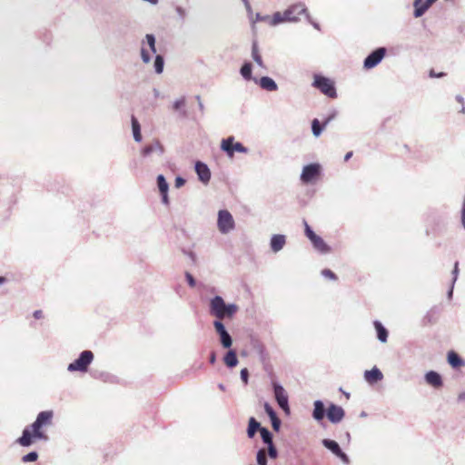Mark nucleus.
I'll use <instances>...</instances> for the list:
<instances>
[{
  "label": "nucleus",
  "instance_id": "obj_1",
  "mask_svg": "<svg viewBox=\"0 0 465 465\" xmlns=\"http://www.w3.org/2000/svg\"><path fill=\"white\" fill-rule=\"evenodd\" d=\"M53 411H45L38 413L35 420L24 429L21 437L16 442L23 447H29L34 440H48V436L42 430V428L52 423Z\"/></svg>",
  "mask_w": 465,
  "mask_h": 465
},
{
  "label": "nucleus",
  "instance_id": "obj_2",
  "mask_svg": "<svg viewBox=\"0 0 465 465\" xmlns=\"http://www.w3.org/2000/svg\"><path fill=\"white\" fill-rule=\"evenodd\" d=\"M238 311V305L226 303L222 296L216 295L210 300L209 312L216 318L215 321L222 322L223 319H232Z\"/></svg>",
  "mask_w": 465,
  "mask_h": 465
},
{
  "label": "nucleus",
  "instance_id": "obj_3",
  "mask_svg": "<svg viewBox=\"0 0 465 465\" xmlns=\"http://www.w3.org/2000/svg\"><path fill=\"white\" fill-rule=\"evenodd\" d=\"M94 358V355L92 351H83L76 360L68 364L67 371L69 372H86L88 371L89 365L93 362Z\"/></svg>",
  "mask_w": 465,
  "mask_h": 465
},
{
  "label": "nucleus",
  "instance_id": "obj_4",
  "mask_svg": "<svg viewBox=\"0 0 465 465\" xmlns=\"http://www.w3.org/2000/svg\"><path fill=\"white\" fill-rule=\"evenodd\" d=\"M312 85L330 98L337 97L334 83L325 76L315 74Z\"/></svg>",
  "mask_w": 465,
  "mask_h": 465
},
{
  "label": "nucleus",
  "instance_id": "obj_5",
  "mask_svg": "<svg viewBox=\"0 0 465 465\" xmlns=\"http://www.w3.org/2000/svg\"><path fill=\"white\" fill-rule=\"evenodd\" d=\"M217 227L222 234H227L234 230L235 222L229 211L220 210L218 212Z\"/></svg>",
  "mask_w": 465,
  "mask_h": 465
},
{
  "label": "nucleus",
  "instance_id": "obj_6",
  "mask_svg": "<svg viewBox=\"0 0 465 465\" xmlns=\"http://www.w3.org/2000/svg\"><path fill=\"white\" fill-rule=\"evenodd\" d=\"M221 149L225 152L229 157H232L235 152L247 153L249 151L248 148L240 142H234L233 136L223 139L221 143Z\"/></svg>",
  "mask_w": 465,
  "mask_h": 465
},
{
  "label": "nucleus",
  "instance_id": "obj_7",
  "mask_svg": "<svg viewBox=\"0 0 465 465\" xmlns=\"http://www.w3.org/2000/svg\"><path fill=\"white\" fill-rule=\"evenodd\" d=\"M321 165L319 163H310L302 168L301 181L303 183H311L321 174Z\"/></svg>",
  "mask_w": 465,
  "mask_h": 465
},
{
  "label": "nucleus",
  "instance_id": "obj_8",
  "mask_svg": "<svg viewBox=\"0 0 465 465\" xmlns=\"http://www.w3.org/2000/svg\"><path fill=\"white\" fill-rule=\"evenodd\" d=\"M272 388H273L274 398H275L279 407L284 412L289 413L290 412L289 399H288V395H287L284 388L277 382L272 383Z\"/></svg>",
  "mask_w": 465,
  "mask_h": 465
},
{
  "label": "nucleus",
  "instance_id": "obj_9",
  "mask_svg": "<svg viewBox=\"0 0 465 465\" xmlns=\"http://www.w3.org/2000/svg\"><path fill=\"white\" fill-rule=\"evenodd\" d=\"M213 327L215 329L216 333L219 336L221 345L225 349L231 348V346L232 345V338L230 335V333L227 331L223 322L214 321Z\"/></svg>",
  "mask_w": 465,
  "mask_h": 465
},
{
  "label": "nucleus",
  "instance_id": "obj_10",
  "mask_svg": "<svg viewBox=\"0 0 465 465\" xmlns=\"http://www.w3.org/2000/svg\"><path fill=\"white\" fill-rule=\"evenodd\" d=\"M322 443L326 449H328L335 456H337L339 459H341V460L344 464H346V465L350 464V459H349L348 455L341 450L338 442H336L333 440L324 439V440H322Z\"/></svg>",
  "mask_w": 465,
  "mask_h": 465
},
{
  "label": "nucleus",
  "instance_id": "obj_11",
  "mask_svg": "<svg viewBox=\"0 0 465 465\" xmlns=\"http://www.w3.org/2000/svg\"><path fill=\"white\" fill-rule=\"evenodd\" d=\"M386 54L384 47H379L372 51L363 62V66L366 69H371L381 63Z\"/></svg>",
  "mask_w": 465,
  "mask_h": 465
},
{
  "label": "nucleus",
  "instance_id": "obj_12",
  "mask_svg": "<svg viewBox=\"0 0 465 465\" xmlns=\"http://www.w3.org/2000/svg\"><path fill=\"white\" fill-rule=\"evenodd\" d=\"M326 416L331 423L337 424L343 420L345 411L342 407L331 403L326 410Z\"/></svg>",
  "mask_w": 465,
  "mask_h": 465
},
{
  "label": "nucleus",
  "instance_id": "obj_13",
  "mask_svg": "<svg viewBox=\"0 0 465 465\" xmlns=\"http://www.w3.org/2000/svg\"><path fill=\"white\" fill-rule=\"evenodd\" d=\"M164 153L163 146L159 140H153L147 143L142 150L141 154L143 157H149L153 154L162 156Z\"/></svg>",
  "mask_w": 465,
  "mask_h": 465
},
{
  "label": "nucleus",
  "instance_id": "obj_14",
  "mask_svg": "<svg viewBox=\"0 0 465 465\" xmlns=\"http://www.w3.org/2000/svg\"><path fill=\"white\" fill-rule=\"evenodd\" d=\"M195 172L198 175L199 180L203 183H208L211 179V171L207 164L203 162H196L195 163Z\"/></svg>",
  "mask_w": 465,
  "mask_h": 465
},
{
  "label": "nucleus",
  "instance_id": "obj_15",
  "mask_svg": "<svg viewBox=\"0 0 465 465\" xmlns=\"http://www.w3.org/2000/svg\"><path fill=\"white\" fill-rule=\"evenodd\" d=\"M287 11L291 12V17L296 19V23L300 21L299 15L307 14V7L304 3L299 2L293 5H291L287 9Z\"/></svg>",
  "mask_w": 465,
  "mask_h": 465
},
{
  "label": "nucleus",
  "instance_id": "obj_16",
  "mask_svg": "<svg viewBox=\"0 0 465 465\" xmlns=\"http://www.w3.org/2000/svg\"><path fill=\"white\" fill-rule=\"evenodd\" d=\"M286 238L283 234H273L270 241V246L273 252H278L284 247Z\"/></svg>",
  "mask_w": 465,
  "mask_h": 465
},
{
  "label": "nucleus",
  "instance_id": "obj_17",
  "mask_svg": "<svg viewBox=\"0 0 465 465\" xmlns=\"http://www.w3.org/2000/svg\"><path fill=\"white\" fill-rule=\"evenodd\" d=\"M335 117V113L327 117L323 122V124L321 125L318 119H313L312 122V131L315 137H319L322 133L323 128Z\"/></svg>",
  "mask_w": 465,
  "mask_h": 465
},
{
  "label": "nucleus",
  "instance_id": "obj_18",
  "mask_svg": "<svg viewBox=\"0 0 465 465\" xmlns=\"http://www.w3.org/2000/svg\"><path fill=\"white\" fill-rule=\"evenodd\" d=\"M313 248L322 254L331 252V247L324 242V240L317 235L311 241Z\"/></svg>",
  "mask_w": 465,
  "mask_h": 465
},
{
  "label": "nucleus",
  "instance_id": "obj_19",
  "mask_svg": "<svg viewBox=\"0 0 465 465\" xmlns=\"http://www.w3.org/2000/svg\"><path fill=\"white\" fill-rule=\"evenodd\" d=\"M326 415V410L323 402L321 400H317L313 402V411H312V418L320 421Z\"/></svg>",
  "mask_w": 465,
  "mask_h": 465
},
{
  "label": "nucleus",
  "instance_id": "obj_20",
  "mask_svg": "<svg viewBox=\"0 0 465 465\" xmlns=\"http://www.w3.org/2000/svg\"><path fill=\"white\" fill-rule=\"evenodd\" d=\"M383 375L382 372L377 368L373 367L371 370L364 371V379L369 383H374L381 380H382Z\"/></svg>",
  "mask_w": 465,
  "mask_h": 465
},
{
  "label": "nucleus",
  "instance_id": "obj_21",
  "mask_svg": "<svg viewBox=\"0 0 465 465\" xmlns=\"http://www.w3.org/2000/svg\"><path fill=\"white\" fill-rule=\"evenodd\" d=\"M425 381L428 384L435 388L442 386L441 376L434 371H430L425 374Z\"/></svg>",
  "mask_w": 465,
  "mask_h": 465
},
{
  "label": "nucleus",
  "instance_id": "obj_22",
  "mask_svg": "<svg viewBox=\"0 0 465 465\" xmlns=\"http://www.w3.org/2000/svg\"><path fill=\"white\" fill-rule=\"evenodd\" d=\"M373 326L376 331L377 339L382 343L387 342L389 335L388 330L382 325V323L380 321L377 320L373 322Z\"/></svg>",
  "mask_w": 465,
  "mask_h": 465
},
{
  "label": "nucleus",
  "instance_id": "obj_23",
  "mask_svg": "<svg viewBox=\"0 0 465 465\" xmlns=\"http://www.w3.org/2000/svg\"><path fill=\"white\" fill-rule=\"evenodd\" d=\"M258 83L260 87L265 91L273 92L278 89L276 82L269 76L261 77Z\"/></svg>",
  "mask_w": 465,
  "mask_h": 465
},
{
  "label": "nucleus",
  "instance_id": "obj_24",
  "mask_svg": "<svg viewBox=\"0 0 465 465\" xmlns=\"http://www.w3.org/2000/svg\"><path fill=\"white\" fill-rule=\"evenodd\" d=\"M414 12L413 16L419 18L422 16L426 11L430 8L424 0H414L413 1Z\"/></svg>",
  "mask_w": 465,
  "mask_h": 465
},
{
  "label": "nucleus",
  "instance_id": "obj_25",
  "mask_svg": "<svg viewBox=\"0 0 465 465\" xmlns=\"http://www.w3.org/2000/svg\"><path fill=\"white\" fill-rule=\"evenodd\" d=\"M263 427L261 426L260 422L256 420L255 418L251 417L249 419L248 422V428H247V436L250 439H252L255 435V433Z\"/></svg>",
  "mask_w": 465,
  "mask_h": 465
},
{
  "label": "nucleus",
  "instance_id": "obj_26",
  "mask_svg": "<svg viewBox=\"0 0 465 465\" xmlns=\"http://www.w3.org/2000/svg\"><path fill=\"white\" fill-rule=\"evenodd\" d=\"M223 362L228 368L237 366L239 361L235 351L229 350L223 357Z\"/></svg>",
  "mask_w": 465,
  "mask_h": 465
},
{
  "label": "nucleus",
  "instance_id": "obj_27",
  "mask_svg": "<svg viewBox=\"0 0 465 465\" xmlns=\"http://www.w3.org/2000/svg\"><path fill=\"white\" fill-rule=\"evenodd\" d=\"M448 362L453 368H460L465 365V361L453 351L448 353Z\"/></svg>",
  "mask_w": 465,
  "mask_h": 465
},
{
  "label": "nucleus",
  "instance_id": "obj_28",
  "mask_svg": "<svg viewBox=\"0 0 465 465\" xmlns=\"http://www.w3.org/2000/svg\"><path fill=\"white\" fill-rule=\"evenodd\" d=\"M133 136L135 142L139 143L142 141L141 125L134 115L131 118Z\"/></svg>",
  "mask_w": 465,
  "mask_h": 465
},
{
  "label": "nucleus",
  "instance_id": "obj_29",
  "mask_svg": "<svg viewBox=\"0 0 465 465\" xmlns=\"http://www.w3.org/2000/svg\"><path fill=\"white\" fill-rule=\"evenodd\" d=\"M156 40L155 36L152 34H146L144 36V39L142 41L141 45L144 46L145 45H148L149 50L153 53H156Z\"/></svg>",
  "mask_w": 465,
  "mask_h": 465
},
{
  "label": "nucleus",
  "instance_id": "obj_30",
  "mask_svg": "<svg viewBox=\"0 0 465 465\" xmlns=\"http://www.w3.org/2000/svg\"><path fill=\"white\" fill-rule=\"evenodd\" d=\"M252 57L260 67H265L262 59V55L259 53V48L256 42H254L252 46Z\"/></svg>",
  "mask_w": 465,
  "mask_h": 465
},
{
  "label": "nucleus",
  "instance_id": "obj_31",
  "mask_svg": "<svg viewBox=\"0 0 465 465\" xmlns=\"http://www.w3.org/2000/svg\"><path fill=\"white\" fill-rule=\"evenodd\" d=\"M260 434H261V438L262 440V441L268 445L270 444H273V440H272V433L267 429V428H262L260 430Z\"/></svg>",
  "mask_w": 465,
  "mask_h": 465
},
{
  "label": "nucleus",
  "instance_id": "obj_32",
  "mask_svg": "<svg viewBox=\"0 0 465 465\" xmlns=\"http://www.w3.org/2000/svg\"><path fill=\"white\" fill-rule=\"evenodd\" d=\"M240 74L245 80H251L252 79V64L244 63L240 69Z\"/></svg>",
  "mask_w": 465,
  "mask_h": 465
},
{
  "label": "nucleus",
  "instance_id": "obj_33",
  "mask_svg": "<svg viewBox=\"0 0 465 465\" xmlns=\"http://www.w3.org/2000/svg\"><path fill=\"white\" fill-rule=\"evenodd\" d=\"M154 71L156 74H162L164 67V60L163 55L157 54L153 63Z\"/></svg>",
  "mask_w": 465,
  "mask_h": 465
},
{
  "label": "nucleus",
  "instance_id": "obj_34",
  "mask_svg": "<svg viewBox=\"0 0 465 465\" xmlns=\"http://www.w3.org/2000/svg\"><path fill=\"white\" fill-rule=\"evenodd\" d=\"M157 186L160 193H168L169 185L163 174L157 176Z\"/></svg>",
  "mask_w": 465,
  "mask_h": 465
},
{
  "label": "nucleus",
  "instance_id": "obj_35",
  "mask_svg": "<svg viewBox=\"0 0 465 465\" xmlns=\"http://www.w3.org/2000/svg\"><path fill=\"white\" fill-rule=\"evenodd\" d=\"M256 460L258 465H267V453L264 448H262L257 451Z\"/></svg>",
  "mask_w": 465,
  "mask_h": 465
},
{
  "label": "nucleus",
  "instance_id": "obj_36",
  "mask_svg": "<svg viewBox=\"0 0 465 465\" xmlns=\"http://www.w3.org/2000/svg\"><path fill=\"white\" fill-rule=\"evenodd\" d=\"M282 23H284L282 17V12H275L270 19V25L272 26H276Z\"/></svg>",
  "mask_w": 465,
  "mask_h": 465
},
{
  "label": "nucleus",
  "instance_id": "obj_37",
  "mask_svg": "<svg viewBox=\"0 0 465 465\" xmlns=\"http://www.w3.org/2000/svg\"><path fill=\"white\" fill-rule=\"evenodd\" d=\"M38 459V453L36 451H31L22 457V461L25 463L34 462Z\"/></svg>",
  "mask_w": 465,
  "mask_h": 465
},
{
  "label": "nucleus",
  "instance_id": "obj_38",
  "mask_svg": "<svg viewBox=\"0 0 465 465\" xmlns=\"http://www.w3.org/2000/svg\"><path fill=\"white\" fill-rule=\"evenodd\" d=\"M141 58L144 64H149L151 62V54L149 51L145 48V45L141 46Z\"/></svg>",
  "mask_w": 465,
  "mask_h": 465
},
{
  "label": "nucleus",
  "instance_id": "obj_39",
  "mask_svg": "<svg viewBox=\"0 0 465 465\" xmlns=\"http://www.w3.org/2000/svg\"><path fill=\"white\" fill-rule=\"evenodd\" d=\"M266 453H267L268 457H270L271 459H273V460L278 457V450H277L274 443L268 445Z\"/></svg>",
  "mask_w": 465,
  "mask_h": 465
},
{
  "label": "nucleus",
  "instance_id": "obj_40",
  "mask_svg": "<svg viewBox=\"0 0 465 465\" xmlns=\"http://www.w3.org/2000/svg\"><path fill=\"white\" fill-rule=\"evenodd\" d=\"M304 223V232L307 238L312 241L313 238L317 236V234L313 232V230L310 227L306 221Z\"/></svg>",
  "mask_w": 465,
  "mask_h": 465
},
{
  "label": "nucleus",
  "instance_id": "obj_41",
  "mask_svg": "<svg viewBox=\"0 0 465 465\" xmlns=\"http://www.w3.org/2000/svg\"><path fill=\"white\" fill-rule=\"evenodd\" d=\"M322 275L325 278H328L331 281H336L337 280V276L336 274L331 271L330 269H324L322 271Z\"/></svg>",
  "mask_w": 465,
  "mask_h": 465
},
{
  "label": "nucleus",
  "instance_id": "obj_42",
  "mask_svg": "<svg viewBox=\"0 0 465 465\" xmlns=\"http://www.w3.org/2000/svg\"><path fill=\"white\" fill-rule=\"evenodd\" d=\"M263 408L270 419L277 415L273 408L268 402L264 403Z\"/></svg>",
  "mask_w": 465,
  "mask_h": 465
},
{
  "label": "nucleus",
  "instance_id": "obj_43",
  "mask_svg": "<svg viewBox=\"0 0 465 465\" xmlns=\"http://www.w3.org/2000/svg\"><path fill=\"white\" fill-rule=\"evenodd\" d=\"M185 105V98L182 97L173 102V108L176 111L180 110L182 107Z\"/></svg>",
  "mask_w": 465,
  "mask_h": 465
},
{
  "label": "nucleus",
  "instance_id": "obj_44",
  "mask_svg": "<svg viewBox=\"0 0 465 465\" xmlns=\"http://www.w3.org/2000/svg\"><path fill=\"white\" fill-rule=\"evenodd\" d=\"M270 420H271L272 426L273 430L278 431L280 430L281 423H282L281 420L278 418L277 415L271 418Z\"/></svg>",
  "mask_w": 465,
  "mask_h": 465
},
{
  "label": "nucleus",
  "instance_id": "obj_45",
  "mask_svg": "<svg viewBox=\"0 0 465 465\" xmlns=\"http://www.w3.org/2000/svg\"><path fill=\"white\" fill-rule=\"evenodd\" d=\"M290 15H291V12L290 11H287V10L283 11L282 13V17L283 19V22L284 23H286V22H288V23H296V19L292 18Z\"/></svg>",
  "mask_w": 465,
  "mask_h": 465
},
{
  "label": "nucleus",
  "instance_id": "obj_46",
  "mask_svg": "<svg viewBox=\"0 0 465 465\" xmlns=\"http://www.w3.org/2000/svg\"><path fill=\"white\" fill-rule=\"evenodd\" d=\"M459 272H460L459 271V262H456L454 263V267H453V270H452V272H451L452 273V282H451L452 284H455V282H456V281L458 279V276H459Z\"/></svg>",
  "mask_w": 465,
  "mask_h": 465
},
{
  "label": "nucleus",
  "instance_id": "obj_47",
  "mask_svg": "<svg viewBox=\"0 0 465 465\" xmlns=\"http://www.w3.org/2000/svg\"><path fill=\"white\" fill-rule=\"evenodd\" d=\"M185 278H186V281L190 287H192V288L195 287L196 281L190 272H185Z\"/></svg>",
  "mask_w": 465,
  "mask_h": 465
},
{
  "label": "nucleus",
  "instance_id": "obj_48",
  "mask_svg": "<svg viewBox=\"0 0 465 465\" xmlns=\"http://www.w3.org/2000/svg\"><path fill=\"white\" fill-rule=\"evenodd\" d=\"M241 379L243 381L244 384L248 383L249 381V371L246 368L242 369L241 371Z\"/></svg>",
  "mask_w": 465,
  "mask_h": 465
},
{
  "label": "nucleus",
  "instance_id": "obj_49",
  "mask_svg": "<svg viewBox=\"0 0 465 465\" xmlns=\"http://www.w3.org/2000/svg\"><path fill=\"white\" fill-rule=\"evenodd\" d=\"M270 19H271V17L269 15H262L260 13H257L256 15H255V20L253 21V23H255V22H265V21H269L270 22Z\"/></svg>",
  "mask_w": 465,
  "mask_h": 465
},
{
  "label": "nucleus",
  "instance_id": "obj_50",
  "mask_svg": "<svg viewBox=\"0 0 465 465\" xmlns=\"http://www.w3.org/2000/svg\"><path fill=\"white\" fill-rule=\"evenodd\" d=\"M175 11L181 19H183L186 16V11L183 7L176 6Z\"/></svg>",
  "mask_w": 465,
  "mask_h": 465
},
{
  "label": "nucleus",
  "instance_id": "obj_51",
  "mask_svg": "<svg viewBox=\"0 0 465 465\" xmlns=\"http://www.w3.org/2000/svg\"><path fill=\"white\" fill-rule=\"evenodd\" d=\"M305 17H306V20L317 30H320V25L318 23L312 21L310 14L307 12V14H305Z\"/></svg>",
  "mask_w": 465,
  "mask_h": 465
},
{
  "label": "nucleus",
  "instance_id": "obj_52",
  "mask_svg": "<svg viewBox=\"0 0 465 465\" xmlns=\"http://www.w3.org/2000/svg\"><path fill=\"white\" fill-rule=\"evenodd\" d=\"M184 183H185V180L183 177L177 176L175 178V181H174L175 187L180 188V187L183 186Z\"/></svg>",
  "mask_w": 465,
  "mask_h": 465
},
{
  "label": "nucleus",
  "instance_id": "obj_53",
  "mask_svg": "<svg viewBox=\"0 0 465 465\" xmlns=\"http://www.w3.org/2000/svg\"><path fill=\"white\" fill-rule=\"evenodd\" d=\"M461 223H462V226L465 229V196L463 199L462 209H461Z\"/></svg>",
  "mask_w": 465,
  "mask_h": 465
},
{
  "label": "nucleus",
  "instance_id": "obj_54",
  "mask_svg": "<svg viewBox=\"0 0 465 465\" xmlns=\"http://www.w3.org/2000/svg\"><path fill=\"white\" fill-rule=\"evenodd\" d=\"M162 195V202L165 205L169 204L168 193H160Z\"/></svg>",
  "mask_w": 465,
  "mask_h": 465
},
{
  "label": "nucleus",
  "instance_id": "obj_55",
  "mask_svg": "<svg viewBox=\"0 0 465 465\" xmlns=\"http://www.w3.org/2000/svg\"><path fill=\"white\" fill-rule=\"evenodd\" d=\"M456 100H457L459 103L462 104V108H461L460 112H461V113H464V112H465V106H464V99H463V97H462L461 95H457V96H456Z\"/></svg>",
  "mask_w": 465,
  "mask_h": 465
},
{
  "label": "nucleus",
  "instance_id": "obj_56",
  "mask_svg": "<svg viewBox=\"0 0 465 465\" xmlns=\"http://www.w3.org/2000/svg\"><path fill=\"white\" fill-rule=\"evenodd\" d=\"M197 102H198V106H199V109L203 112L204 110V106H203V104L201 100V96L200 95H196L195 96Z\"/></svg>",
  "mask_w": 465,
  "mask_h": 465
},
{
  "label": "nucleus",
  "instance_id": "obj_57",
  "mask_svg": "<svg viewBox=\"0 0 465 465\" xmlns=\"http://www.w3.org/2000/svg\"><path fill=\"white\" fill-rule=\"evenodd\" d=\"M34 317L35 319H41L43 317V312L40 310L35 311Z\"/></svg>",
  "mask_w": 465,
  "mask_h": 465
},
{
  "label": "nucleus",
  "instance_id": "obj_58",
  "mask_svg": "<svg viewBox=\"0 0 465 465\" xmlns=\"http://www.w3.org/2000/svg\"><path fill=\"white\" fill-rule=\"evenodd\" d=\"M215 361H216V354H215V352H214V351H213V352L211 353V355H210V362H211L212 364H213V363H215Z\"/></svg>",
  "mask_w": 465,
  "mask_h": 465
},
{
  "label": "nucleus",
  "instance_id": "obj_59",
  "mask_svg": "<svg viewBox=\"0 0 465 465\" xmlns=\"http://www.w3.org/2000/svg\"><path fill=\"white\" fill-rule=\"evenodd\" d=\"M244 6H245V9H246L247 13L249 15H252V6H251L250 3L245 4Z\"/></svg>",
  "mask_w": 465,
  "mask_h": 465
},
{
  "label": "nucleus",
  "instance_id": "obj_60",
  "mask_svg": "<svg viewBox=\"0 0 465 465\" xmlns=\"http://www.w3.org/2000/svg\"><path fill=\"white\" fill-rule=\"evenodd\" d=\"M453 288H454V284H452V283H451L450 288V290H449V292H448V298H449V299H451V298H452V294H453Z\"/></svg>",
  "mask_w": 465,
  "mask_h": 465
},
{
  "label": "nucleus",
  "instance_id": "obj_61",
  "mask_svg": "<svg viewBox=\"0 0 465 465\" xmlns=\"http://www.w3.org/2000/svg\"><path fill=\"white\" fill-rule=\"evenodd\" d=\"M352 156V152H348L345 156H344V161L347 162L349 161Z\"/></svg>",
  "mask_w": 465,
  "mask_h": 465
},
{
  "label": "nucleus",
  "instance_id": "obj_62",
  "mask_svg": "<svg viewBox=\"0 0 465 465\" xmlns=\"http://www.w3.org/2000/svg\"><path fill=\"white\" fill-rule=\"evenodd\" d=\"M458 400H459L460 401H465V391H463V392H461V393H460V394H459V396H458Z\"/></svg>",
  "mask_w": 465,
  "mask_h": 465
},
{
  "label": "nucleus",
  "instance_id": "obj_63",
  "mask_svg": "<svg viewBox=\"0 0 465 465\" xmlns=\"http://www.w3.org/2000/svg\"><path fill=\"white\" fill-rule=\"evenodd\" d=\"M437 0H424L426 5L430 7Z\"/></svg>",
  "mask_w": 465,
  "mask_h": 465
},
{
  "label": "nucleus",
  "instance_id": "obj_64",
  "mask_svg": "<svg viewBox=\"0 0 465 465\" xmlns=\"http://www.w3.org/2000/svg\"><path fill=\"white\" fill-rule=\"evenodd\" d=\"M153 92L155 98H158L160 96V92L158 89L154 88Z\"/></svg>",
  "mask_w": 465,
  "mask_h": 465
}]
</instances>
